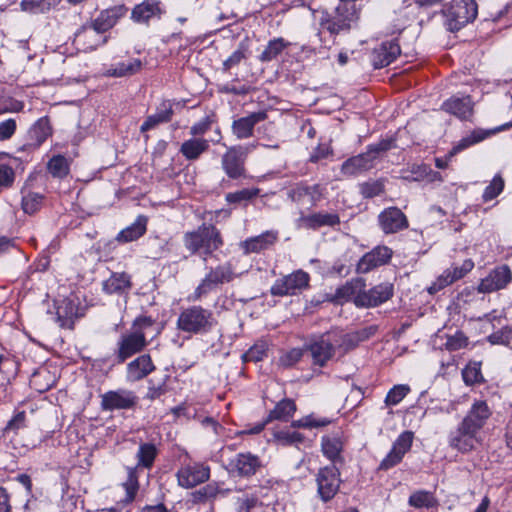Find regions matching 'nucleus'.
I'll return each mask as SVG.
<instances>
[{"label":"nucleus","instance_id":"obj_1","mask_svg":"<svg viewBox=\"0 0 512 512\" xmlns=\"http://www.w3.org/2000/svg\"><path fill=\"white\" fill-rule=\"evenodd\" d=\"M492 414L487 401L474 400L456 429L449 433V446L461 453L474 450L481 443V433Z\"/></svg>","mask_w":512,"mask_h":512},{"label":"nucleus","instance_id":"obj_2","mask_svg":"<svg viewBox=\"0 0 512 512\" xmlns=\"http://www.w3.org/2000/svg\"><path fill=\"white\" fill-rule=\"evenodd\" d=\"M356 0H340L333 13L323 12L319 20L317 36L321 42L319 53L329 50L337 44L336 38L342 33H348L359 19V9Z\"/></svg>","mask_w":512,"mask_h":512},{"label":"nucleus","instance_id":"obj_3","mask_svg":"<svg viewBox=\"0 0 512 512\" xmlns=\"http://www.w3.org/2000/svg\"><path fill=\"white\" fill-rule=\"evenodd\" d=\"M154 324L155 321L149 316H139L133 321L131 329L122 333L117 341L114 350L116 363H125L148 346L147 330Z\"/></svg>","mask_w":512,"mask_h":512},{"label":"nucleus","instance_id":"obj_4","mask_svg":"<svg viewBox=\"0 0 512 512\" xmlns=\"http://www.w3.org/2000/svg\"><path fill=\"white\" fill-rule=\"evenodd\" d=\"M185 248L191 254H201L204 260L224 245L221 232L212 224H202L196 230L188 231L183 236Z\"/></svg>","mask_w":512,"mask_h":512},{"label":"nucleus","instance_id":"obj_5","mask_svg":"<svg viewBox=\"0 0 512 512\" xmlns=\"http://www.w3.org/2000/svg\"><path fill=\"white\" fill-rule=\"evenodd\" d=\"M215 324L213 312L199 305L183 309L177 319V328L189 334L208 333Z\"/></svg>","mask_w":512,"mask_h":512},{"label":"nucleus","instance_id":"obj_6","mask_svg":"<svg viewBox=\"0 0 512 512\" xmlns=\"http://www.w3.org/2000/svg\"><path fill=\"white\" fill-rule=\"evenodd\" d=\"M394 147L393 139H383L376 144L367 147V151L348 158L341 165V173L344 176H356L370 170L374 166L375 159L383 152Z\"/></svg>","mask_w":512,"mask_h":512},{"label":"nucleus","instance_id":"obj_7","mask_svg":"<svg viewBox=\"0 0 512 512\" xmlns=\"http://www.w3.org/2000/svg\"><path fill=\"white\" fill-rule=\"evenodd\" d=\"M259 145H262L267 148L278 149L279 144H260L253 143L246 146H232L227 149V151L222 156L221 164L222 169L226 173V175L231 179H239L245 175V159L246 156L257 148Z\"/></svg>","mask_w":512,"mask_h":512},{"label":"nucleus","instance_id":"obj_8","mask_svg":"<svg viewBox=\"0 0 512 512\" xmlns=\"http://www.w3.org/2000/svg\"><path fill=\"white\" fill-rule=\"evenodd\" d=\"M443 14L448 29L452 32L458 31L476 19L478 5L475 0H452L451 4L443 11Z\"/></svg>","mask_w":512,"mask_h":512},{"label":"nucleus","instance_id":"obj_9","mask_svg":"<svg viewBox=\"0 0 512 512\" xmlns=\"http://www.w3.org/2000/svg\"><path fill=\"white\" fill-rule=\"evenodd\" d=\"M236 276L237 274L234 272L230 262H225L214 268H210L196 287L193 299L200 300L202 297L215 290L219 285L233 281Z\"/></svg>","mask_w":512,"mask_h":512},{"label":"nucleus","instance_id":"obj_10","mask_svg":"<svg viewBox=\"0 0 512 512\" xmlns=\"http://www.w3.org/2000/svg\"><path fill=\"white\" fill-rule=\"evenodd\" d=\"M310 276L303 270H296L291 274L278 278L270 288L273 296H293L309 287Z\"/></svg>","mask_w":512,"mask_h":512},{"label":"nucleus","instance_id":"obj_11","mask_svg":"<svg viewBox=\"0 0 512 512\" xmlns=\"http://www.w3.org/2000/svg\"><path fill=\"white\" fill-rule=\"evenodd\" d=\"M317 492L323 502H328L337 494L341 479L335 465L322 467L316 474Z\"/></svg>","mask_w":512,"mask_h":512},{"label":"nucleus","instance_id":"obj_12","mask_svg":"<svg viewBox=\"0 0 512 512\" xmlns=\"http://www.w3.org/2000/svg\"><path fill=\"white\" fill-rule=\"evenodd\" d=\"M137 402V395L126 389L111 390L101 396V407L105 411L132 409Z\"/></svg>","mask_w":512,"mask_h":512},{"label":"nucleus","instance_id":"obj_13","mask_svg":"<svg viewBox=\"0 0 512 512\" xmlns=\"http://www.w3.org/2000/svg\"><path fill=\"white\" fill-rule=\"evenodd\" d=\"M336 343L337 341L333 340L330 334H324L306 345V350L310 352L313 364L320 367L325 366L335 354Z\"/></svg>","mask_w":512,"mask_h":512},{"label":"nucleus","instance_id":"obj_14","mask_svg":"<svg viewBox=\"0 0 512 512\" xmlns=\"http://www.w3.org/2000/svg\"><path fill=\"white\" fill-rule=\"evenodd\" d=\"M393 294L394 286L389 282L380 283L368 291L364 288L363 293L357 297L356 306L360 308L377 307L391 299Z\"/></svg>","mask_w":512,"mask_h":512},{"label":"nucleus","instance_id":"obj_15","mask_svg":"<svg viewBox=\"0 0 512 512\" xmlns=\"http://www.w3.org/2000/svg\"><path fill=\"white\" fill-rule=\"evenodd\" d=\"M262 467L258 456L246 452L239 453L228 464V472L241 478H250Z\"/></svg>","mask_w":512,"mask_h":512},{"label":"nucleus","instance_id":"obj_16","mask_svg":"<svg viewBox=\"0 0 512 512\" xmlns=\"http://www.w3.org/2000/svg\"><path fill=\"white\" fill-rule=\"evenodd\" d=\"M392 256L393 251L391 248L384 245L376 246L360 258L356 271L361 274L369 273L380 266L388 264Z\"/></svg>","mask_w":512,"mask_h":512},{"label":"nucleus","instance_id":"obj_17","mask_svg":"<svg viewBox=\"0 0 512 512\" xmlns=\"http://www.w3.org/2000/svg\"><path fill=\"white\" fill-rule=\"evenodd\" d=\"M178 484L186 489L206 482L210 477V468L200 463L182 466L177 474Z\"/></svg>","mask_w":512,"mask_h":512},{"label":"nucleus","instance_id":"obj_18","mask_svg":"<svg viewBox=\"0 0 512 512\" xmlns=\"http://www.w3.org/2000/svg\"><path fill=\"white\" fill-rule=\"evenodd\" d=\"M414 434L411 431L402 432L393 443L391 451L381 461L379 468L388 470L399 464L404 455L410 450L413 443Z\"/></svg>","mask_w":512,"mask_h":512},{"label":"nucleus","instance_id":"obj_19","mask_svg":"<svg viewBox=\"0 0 512 512\" xmlns=\"http://www.w3.org/2000/svg\"><path fill=\"white\" fill-rule=\"evenodd\" d=\"M165 12L164 5L160 0H144L133 7L131 19L135 23L148 26L152 19L160 20Z\"/></svg>","mask_w":512,"mask_h":512},{"label":"nucleus","instance_id":"obj_20","mask_svg":"<svg viewBox=\"0 0 512 512\" xmlns=\"http://www.w3.org/2000/svg\"><path fill=\"white\" fill-rule=\"evenodd\" d=\"M378 223L385 234H394L409 226L406 215L398 207L384 209L378 215Z\"/></svg>","mask_w":512,"mask_h":512},{"label":"nucleus","instance_id":"obj_21","mask_svg":"<svg viewBox=\"0 0 512 512\" xmlns=\"http://www.w3.org/2000/svg\"><path fill=\"white\" fill-rule=\"evenodd\" d=\"M512 280V273L507 265L493 269L478 286L480 293H491L506 288Z\"/></svg>","mask_w":512,"mask_h":512},{"label":"nucleus","instance_id":"obj_22","mask_svg":"<svg viewBox=\"0 0 512 512\" xmlns=\"http://www.w3.org/2000/svg\"><path fill=\"white\" fill-rule=\"evenodd\" d=\"M127 12L128 8L124 4L115 5L102 10L91 24L101 35L112 29L117 22L127 14Z\"/></svg>","mask_w":512,"mask_h":512},{"label":"nucleus","instance_id":"obj_23","mask_svg":"<svg viewBox=\"0 0 512 512\" xmlns=\"http://www.w3.org/2000/svg\"><path fill=\"white\" fill-rule=\"evenodd\" d=\"M325 188L320 184L307 185L299 184L290 192L293 201L298 203L309 204L310 207L316 204L323 198Z\"/></svg>","mask_w":512,"mask_h":512},{"label":"nucleus","instance_id":"obj_24","mask_svg":"<svg viewBox=\"0 0 512 512\" xmlns=\"http://www.w3.org/2000/svg\"><path fill=\"white\" fill-rule=\"evenodd\" d=\"M278 240V232L274 230L265 231L264 233L247 238L240 243V247L244 254L260 253L271 248Z\"/></svg>","mask_w":512,"mask_h":512},{"label":"nucleus","instance_id":"obj_25","mask_svg":"<svg viewBox=\"0 0 512 512\" xmlns=\"http://www.w3.org/2000/svg\"><path fill=\"white\" fill-rule=\"evenodd\" d=\"M401 53L397 40L383 42L372 53V64L379 69L390 65Z\"/></svg>","mask_w":512,"mask_h":512},{"label":"nucleus","instance_id":"obj_26","mask_svg":"<svg viewBox=\"0 0 512 512\" xmlns=\"http://www.w3.org/2000/svg\"><path fill=\"white\" fill-rule=\"evenodd\" d=\"M267 118L265 111H257L250 113L245 117L234 120L232 123V132L238 139H247L253 136L256 124Z\"/></svg>","mask_w":512,"mask_h":512},{"label":"nucleus","instance_id":"obj_27","mask_svg":"<svg viewBox=\"0 0 512 512\" xmlns=\"http://www.w3.org/2000/svg\"><path fill=\"white\" fill-rule=\"evenodd\" d=\"M155 369L151 356L142 354L127 364L126 378L130 382H137L146 378Z\"/></svg>","mask_w":512,"mask_h":512},{"label":"nucleus","instance_id":"obj_28","mask_svg":"<svg viewBox=\"0 0 512 512\" xmlns=\"http://www.w3.org/2000/svg\"><path fill=\"white\" fill-rule=\"evenodd\" d=\"M80 308L75 299L65 298L61 300L56 309L57 322L60 327L73 329L74 322L82 314L79 313Z\"/></svg>","mask_w":512,"mask_h":512},{"label":"nucleus","instance_id":"obj_29","mask_svg":"<svg viewBox=\"0 0 512 512\" xmlns=\"http://www.w3.org/2000/svg\"><path fill=\"white\" fill-rule=\"evenodd\" d=\"M474 267V263L471 259H467L463 262L461 266H455L451 269H447L444 273L437 279V282L429 288V292H436L453 282L463 278L469 271H471Z\"/></svg>","mask_w":512,"mask_h":512},{"label":"nucleus","instance_id":"obj_30","mask_svg":"<svg viewBox=\"0 0 512 512\" xmlns=\"http://www.w3.org/2000/svg\"><path fill=\"white\" fill-rule=\"evenodd\" d=\"M175 104L178 105L179 103H174L171 100L162 101L157 107L156 112L153 115L148 116L142 123L140 131L146 132L155 128L159 124L169 122L173 117V106Z\"/></svg>","mask_w":512,"mask_h":512},{"label":"nucleus","instance_id":"obj_31","mask_svg":"<svg viewBox=\"0 0 512 512\" xmlns=\"http://www.w3.org/2000/svg\"><path fill=\"white\" fill-rule=\"evenodd\" d=\"M365 280L362 278H354L347 281L344 285L337 288L333 296V301L343 303L352 301L356 305L357 297L363 293L365 288Z\"/></svg>","mask_w":512,"mask_h":512},{"label":"nucleus","instance_id":"obj_32","mask_svg":"<svg viewBox=\"0 0 512 512\" xmlns=\"http://www.w3.org/2000/svg\"><path fill=\"white\" fill-rule=\"evenodd\" d=\"M52 133L50 119L47 116L41 117L28 130V145L38 148L52 136Z\"/></svg>","mask_w":512,"mask_h":512},{"label":"nucleus","instance_id":"obj_33","mask_svg":"<svg viewBox=\"0 0 512 512\" xmlns=\"http://www.w3.org/2000/svg\"><path fill=\"white\" fill-rule=\"evenodd\" d=\"M442 110L455 115L460 119H468L473 112V105L471 98L466 97H451L443 102L441 106Z\"/></svg>","mask_w":512,"mask_h":512},{"label":"nucleus","instance_id":"obj_34","mask_svg":"<svg viewBox=\"0 0 512 512\" xmlns=\"http://www.w3.org/2000/svg\"><path fill=\"white\" fill-rule=\"evenodd\" d=\"M343 440L338 434L325 435L321 439V449L325 457H327L333 464L343 462L341 455L343 451Z\"/></svg>","mask_w":512,"mask_h":512},{"label":"nucleus","instance_id":"obj_35","mask_svg":"<svg viewBox=\"0 0 512 512\" xmlns=\"http://www.w3.org/2000/svg\"><path fill=\"white\" fill-rule=\"evenodd\" d=\"M132 287L131 276L125 272L113 273L103 282V290L107 294H128Z\"/></svg>","mask_w":512,"mask_h":512},{"label":"nucleus","instance_id":"obj_36","mask_svg":"<svg viewBox=\"0 0 512 512\" xmlns=\"http://www.w3.org/2000/svg\"><path fill=\"white\" fill-rule=\"evenodd\" d=\"M209 141L202 137H192L185 140L179 149L183 157L188 161H195L209 149Z\"/></svg>","mask_w":512,"mask_h":512},{"label":"nucleus","instance_id":"obj_37","mask_svg":"<svg viewBox=\"0 0 512 512\" xmlns=\"http://www.w3.org/2000/svg\"><path fill=\"white\" fill-rule=\"evenodd\" d=\"M106 40H101L100 34L93 28L92 24L82 26L76 33L74 42L83 50H94Z\"/></svg>","mask_w":512,"mask_h":512},{"label":"nucleus","instance_id":"obj_38","mask_svg":"<svg viewBox=\"0 0 512 512\" xmlns=\"http://www.w3.org/2000/svg\"><path fill=\"white\" fill-rule=\"evenodd\" d=\"M158 454L159 449L156 444L150 442L140 443L135 456L137 464L133 467L138 468L139 471H142L143 469L150 470L153 467Z\"/></svg>","mask_w":512,"mask_h":512},{"label":"nucleus","instance_id":"obj_39","mask_svg":"<svg viewBox=\"0 0 512 512\" xmlns=\"http://www.w3.org/2000/svg\"><path fill=\"white\" fill-rule=\"evenodd\" d=\"M147 217L143 215H139L136 220L125 229L121 230L117 236L116 240L119 243H128L135 240H138L142 237L147 231Z\"/></svg>","mask_w":512,"mask_h":512},{"label":"nucleus","instance_id":"obj_40","mask_svg":"<svg viewBox=\"0 0 512 512\" xmlns=\"http://www.w3.org/2000/svg\"><path fill=\"white\" fill-rule=\"evenodd\" d=\"M303 224L309 229H319L321 227H334L340 224V218L336 213H313L302 218Z\"/></svg>","mask_w":512,"mask_h":512},{"label":"nucleus","instance_id":"obj_41","mask_svg":"<svg viewBox=\"0 0 512 512\" xmlns=\"http://www.w3.org/2000/svg\"><path fill=\"white\" fill-rule=\"evenodd\" d=\"M296 409V404L292 399H282L269 412L266 418V423H269L274 420L287 422L289 421L290 418H292V416L296 412Z\"/></svg>","mask_w":512,"mask_h":512},{"label":"nucleus","instance_id":"obj_42","mask_svg":"<svg viewBox=\"0 0 512 512\" xmlns=\"http://www.w3.org/2000/svg\"><path fill=\"white\" fill-rule=\"evenodd\" d=\"M142 66L143 63L140 59L132 58L111 65L107 74L113 77L131 76L138 73L142 69Z\"/></svg>","mask_w":512,"mask_h":512},{"label":"nucleus","instance_id":"obj_43","mask_svg":"<svg viewBox=\"0 0 512 512\" xmlns=\"http://www.w3.org/2000/svg\"><path fill=\"white\" fill-rule=\"evenodd\" d=\"M490 133L488 131L482 129H475L471 131L468 135L464 136L461 140H459L451 149L448 156L449 158L455 156L459 152L482 142L486 138H488Z\"/></svg>","mask_w":512,"mask_h":512},{"label":"nucleus","instance_id":"obj_44","mask_svg":"<svg viewBox=\"0 0 512 512\" xmlns=\"http://www.w3.org/2000/svg\"><path fill=\"white\" fill-rule=\"evenodd\" d=\"M290 45V42L282 37L274 38L268 42L258 59L262 63L271 62L281 55Z\"/></svg>","mask_w":512,"mask_h":512},{"label":"nucleus","instance_id":"obj_45","mask_svg":"<svg viewBox=\"0 0 512 512\" xmlns=\"http://www.w3.org/2000/svg\"><path fill=\"white\" fill-rule=\"evenodd\" d=\"M127 479L122 483V487L125 490V503H132L139 491V476L140 472L138 468L126 467Z\"/></svg>","mask_w":512,"mask_h":512},{"label":"nucleus","instance_id":"obj_46","mask_svg":"<svg viewBox=\"0 0 512 512\" xmlns=\"http://www.w3.org/2000/svg\"><path fill=\"white\" fill-rule=\"evenodd\" d=\"M408 505L416 509H431L436 508L439 505V502L433 492L427 490H417L409 496Z\"/></svg>","mask_w":512,"mask_h":512},{"label":"nucleus","instance_id":"obj_47","mask_svg":"<svg viewBox=\"0 0 512 512\" xmlns=\"http://www.w3.org/2000/svg\"><path fill=\"white\" fill-rule=\"evenodd\" d=\"M258 188H244L235 192H229L225 196L228 204L236 206H246L250 201L259 196Z\"/></svg>","mask_w":512,"mask_h":512},{"label":"nucleus","instance_id":"obj_48","mask_svg":"<svg viewBox=\"0 0 512 512\" xmlns=\"http://www.w3.org/2000/svg\"><path fill=\"white\" fill-rule=\"evenodd\" d=\"M48 172L55 178H64L69 174L70 163L63 155L53 156L47 163Z\"/></svg>","mask_w":512,"mask_h":512},{"label":"nucleus","instance_id":"obj_49","mask_svg":"<svg viewBox=\"0 0 512 512\" xmlns=\"http://www.w3.org/2000/svg\"><path fill=\"white\" fill-rule=\"evenodd\" d=\"M61 0H22L21 9L29 13H45L59 5Z\"/></svg>","mask_w":512,"mask_h":512},{"label":"nucleus","instance_id":"obj_50","mask_svg":"<svg viewBox=\"0 0 512 512\" xmlns=\"http://www.w3.org/2000/svg\"><path fill=\"white\" fill-rule=\"evenodd\" d=\"M22 194L23 195H22L21 205H22L23 211L26 214L32 215L41 209V207L43 205V201H44L43 194H40L37 192H32V191H27V192L23 191Z\"/></svg>","mask_w":512,"mask_h":512},{"label":"nucleus","instance_id":"obj_51","mask_svg":"<svg viewBox=\"0 0 512 512\" xmlns=\"http://www.w3.org/2000/svg\"><path fill=\"white\" fill-rule=\"evenodd\" d=\"M263 503L255 494H242L237 497L234 504V512H253L255 509L262 507Z\"/></svg>","mask_w":512,"mask_h":512},{"label":"nucleus","instance_id":"obj_52","mask_svg":"<svg viewBox=\"0 0 512 512\" xmlns=\"http://www.w3.org/2000/svg\"><path fill=\"white\" fill-rule=\"evenodd\" d=\"M249 53L248 43L242 41L237 49L223 62V70L228 71L239 65L243 60L247 59Z\"/></svg>","mask_w":512,"mask_h":512},{"label":"nucleus","instance_id":"obj_53","mask_svg":"<svg viewBox=\"0 0 512 512\" xmlns=\"http://www.w3.org/2000/svg\"><path fill=\"white\" fill-rule=\"evenodd\" d=\"M274 439L281 445H293L304 442V435L290 429H276L273 432Z\"/></svg>","mask_w":512,"mask_h":512},{"label":"nucleus","instance_id":"obj_54","mask_svg":"<svg viewBox=\"0 0 512 512\" xmlns=\"http://www.w3.org/2000/svg\"><path fill=\"white\" fill-rule=\"evenodd\" d=\"M328 424H330L329 419L319 418V417H316L314 414H310V415H307L299 420L293 421L291 424V427L312 429V428L324 427V426H327Z\"/></svg>","mask_w":512,"mask_h":512},{"label":"nucleus","instance_id":"obj_55","mask_svg":"<svg viewBox=\"0 0 512 512\" xmlns=\"http://www.w3.org/2000/svg\"><path fill=\"white\" fill-rule=\"evenodd\" d=\"M304 350L301 348H292L281 353L278 359V365L283 368H290L297 364L303 357Z\"/></svg>","mask_w":512,"mask_h":512},{"label":"nucleus","instance_id":"obj_56","mask_svg":"<svg viewBox=\"0 0 512 512\" xmlns=\"http://www.w3.org/2000/svg\"><path fill=\"white\" fill-rule=\"evenodd\" d=\"M410 388L408 385H395L389 390L385 397L386 406L398 405L405 396L409 393Z\"/></svg>","mask_w":512,"mask_h":512},{"label":"nucleus","instance_id":"obj_57","mask_svg":"<svg viewBox=\"0 0 512 512\" xmlns=\"http://www.w3.org/2000/svg\"><path fill=\"white\" fill-rule=\"evenodd\" d=\"M487 340L492 345L509 346L512 342V327L505 326L500 330L493 332L487 337Z\"/></svg>","mask_w":512,"mask_h":512},{"label":"nucleus","instance_id":"obj_58","mask_svg":"<svg viewBox=\"0 0 512 512\" xmlns=\"http://www.w3.org/2000/svg\"><path fill=\"white\" fill-rule=\"evenodd\" d=\"M504 189V180L497 174L492 179L491 183L485 188L483 193V200L485 202L496 198Z\"/></svg>","mask_w":512,"mask_h":512},{"label":"nucleus","instance_id":"obj_59","mask_svg":"<svg viewBox=\"0 0 512 512\" xmlns=\"http://www.w3.org/2000/svg\"><path fill=\"white\" fill-rule=\"evenodd\" d=\"M468 337L462 331H456L455 334L447 336L445 348L448 351H458L467 347Z\"/></svg>","mask_w":512,"mask_h":512},{"label":"nucleus","instance_id":"obj_60","mask_svg":"<svg viewBox=\"0 0 512 512\" xmlns=\"http://www.w3.org/2000/svg\"><path fill=\"white\" fill-rule=\"evenodd\" d=\"M267 355V346L264 342L256 343L248 351H246L242 358L245 362H258L264 359Z\"/></svg>","mask_w":512,"mask_h":512},{"label":"nucleus","instance_id":"obj_61","mask_svg":"<svg viewBox=\"0 0 512 512\" xmlns=\"http://www.w3.org/2000/svg\"><path fill=\"white\" fill-rule=\"evenodd\" d=\"M360 192L364 198H373L384 192V184L380 180L364 182L360 185Z\"/></svg>","mask_w":512,"mask_h":512},{"label":"nucleus","instance_id":"obj_62","mask_svg":"<svg viewBox=\"0 0 512 512\" xmlns=\"http://www.w3.org/2000/svg\"><path fill=\"white\" fill-rule=\"evenodd\" d=\"M15 180V171L0 159V188H10Z\"/></svg>","mask_w":512,"mask_h":512},{"label":"nucleus","instance_id":"obj_63","mask_svg":"<svg viewBox=\"0 0 512 512\" xmlns=\"http://www.w3.org/2000/svg\"><path fill=\"white\" fill-rule=\"evenodd\" d=\"M213 119L211 116H206L200 121L193 124L190 128V135L193 137H199L207 133L212 126Z\"/></svg>","mask_w":512,"mask_h":512},{"label":"nucleus","instance_id":"obj_64","mask_svg":"<svg viewBox=\"0 0 512 512\" xmlns=\"http://www.w3.org/2000/svg\"><path fill=\"white\" fill-rule=\"evenodd\" d=\"M17 129V123L14 119L9 118L0 122V141H6L12 138Z\"/></svg>","mask_w":512,"mask_h":512}]
</instances>
